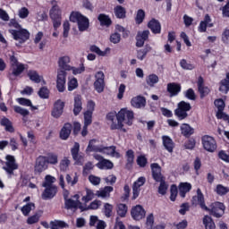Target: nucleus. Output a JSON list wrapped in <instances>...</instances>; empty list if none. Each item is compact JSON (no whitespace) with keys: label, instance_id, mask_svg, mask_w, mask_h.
Segmentation results:
<instances>
[{"label":"nucleus","instance_id":"1","mask_svg":"<svg viewBox=\"0 0 229 229\" xmlns=\"http://www.w3.org/2000/svg\"><path fill=\"white\" fill-rule=\"evenodd\" d=\"M117 123H111V130H121L124 124L131 126L133 124V112L126 108L121 109L116 114ZM124 123V124H123Z\"/></svg>","mask_w":229,"mask_h":229},{"label":"nucleus","instance_id":"2","mask_svg":"<svg viewBox=\"0 0 229 229\" xmlns=\"http://www.w3.org/2000/svg\"><path fill=\"white\" fill-rule=\"evenodd\" d=\"M70 21L72 22H77L79 31H87L89 30V26H90V22L89 21V18L84 16L83 14L73 12L70 15Z\"/></svg>","mask_w":229,"mask_h":229},{"label":"nucleus","instance_id":"3","mask_svg":"<svg viewBox=\"0 0 229 229\" xmlns=\"http://www.w3.org/2000/svg\"><path fill=\"white\" fill-rule=\"evenodd\" d=\"M10 64L12 74H13V76H20V74H22V72H24V69L28 67V65L19 63L17 57H15V55H10Z\"/></svg>","mask_w":229,"mask_h":229},{"label":"nucleus","instance_id":"4","mask_svg":"<svg viewBox=\"0 0 229 229\" xmlns=\"http://www.w3.org/2000/svg\"><path fill=\"white\" fill-rule=\"evenodd\" d=\"M9 33L13 35L14 40H18L20 44L26 42L30 38V32L26 29L21 28L20 30H9Z\"/></svg>","mask_w":229,"mask_h":229},{"label":"nucleus","instance_id":"5","mask_svg":"<svg viewBox=\"0 0 229 229\" xmlns=\"http://www.w3.org/2000/svg\"><path fill=\"white\" fill-rule=\"evenodd\" d=\"M202 144L204 149H206V151H208L209 153H214V151L217 149V143L216 142V140L212 136H203Z\"/></svg>","mask_w":229,"mask_h":229},{"label":"nucleus","instance_id":"6","mask_svg":"<svg viewBox=\"0 0 229 229\" xmlns=\"http://www.w3.org/2000/svg\"><path fill=\"white\" fill-rule=\"evenodd\" d=\"M94 89L101 94L105 90V72L102 71L98 72L95 74Z\"/></svg>","mask_w":229,"mask_h":229},{"label":"nucleus","instance_id":"7","mask_svg":"<svg viewBox=\"0 0 229 229\" xmlns=\"http://www.w3.org/2000/svg\"><path fill=\"white\" fill-rule=\"evenodd\" d=\"M67 72L64 70H57L56 76V88L59 92H64L65 90V83L67 81Z\"/></svg>","mask_w":229,"mask_h":229},{"label":"nucleus","instance_id":"8","mask_svg":"<svg viewBox=\"0 0 229 229\" xmlns=\"http://www.w3.org/2000/svg\"><path fill=\"white\" fill-rule=\"evenodd\" d=\"M4 171L9 174H13L16 169H19V165L15 162V157L11 155L6 156L5 165L4 166Z\"/></svg>","mask_w":229,"mask_h":229},{"label":"nucleus","instance_id":"9","mask_svg":"<svg viewBox=\"0 0 229 229\" xmlns=\"http://www.w3.org/2000/svg\"><path fill=\"white\" fill-rule=\"evenodd\" d=\"M72 159L77 165H83L85 158L80 155V143L75 142L73 148L71 149Z\"/></svg>","mask_w":229,"mask_h":229},{"label":"nucleus","instance_id":"10","mask_svg":"<svg viewBox=\"0 0 229 229\" xmlns=\"http://www.w3.org/2000/svg\"><path fill=\"white\" fill-rule=\"evenodd\" d=\"M191 204L195 207L199 205V207L204 210H210L207 205H205V197L203 196V192H201V189L199 188L197 190V196L192 197Z\"/></svg>","mask_w":229,"mask_h":229},{"label":"nucleus","instance_id":"11","mask_svg":"<svg viewBox=\"0 0 229 229\" xmlns=\"http://www.w3.org/2000/svg\"><path fill=\"white\" fill-rule=\"evenodd\" d=\"M93 157L95 160L98 161L97 164L98 169H112L114 167V163L108 159H105L101 155L95 154Z\"/></svg>","mask_w":229,"mask_h":229},{"label":"nucleus","instance_id":"12","mask_svg":"<svg viewBox=\"0 0 229 229\" xmlns=\"http://www.w3.org/2000/svg\"><path fill=\"white\" fill-rule=\"evenodd\" d=\"M150 169L152 173V178L155 182H162L165 180L164 175H162V166L158 163H153L150 165Z\"/></svg>","mask_w":229,"mask_h":229},{"label":"nucleus","instance_id":"13","mask_svg":"<svg viewBox=\"0 0 229 229\" xmlns=\"http://www.w3.org/2000/svg\"><path fill=\"white\" fill-rule=\"evenodd\" d=\"M131 214L135 221H140V219H144L146 217V210L140 205H137L132 208Z\"/></svg>","mask_w":229,"mask_h":229},{"label":"nucleus","instance_id":"14","mask_svg":"<svg viewBox=\"0 0 229 229\" xmlns=\"http://www.w3.org/2000/svg\"><path fill=\"white\" fill-rule=\"evenodd\" d=\"M48 167L47 161H46V156H39L36 159L35 173H44Z\"/></svg>","mask_w":229,"mask_h":229},{"label":"nucleus","instance_id":"15","mask_svg":"<svg viewBox=\"0 0 229 229\" xmlns=\"http://www.w3.org/2000/svg\"><path fill=\"white\" fill-rule=\"evenodd\" d=\"M64 208H66V210H73V212H76L78 208L83 210V206H81V201L80 200L68 199L64 201Z\"/></svg>","mask_w":229,"mask_h":229},{"label":"nucleus","instance_id":"16","mask_svg":"<svg viewBox=\"0 0 229 229\" xmlns=\"http://www.w3.org/2000/svg\"><path fill=\"white\" fill-rule=\"evenodd\" d=\"M146 183V178L139 177L136 182H134L132 186V199H137L139 194H140V187Z\"/></svg>","mask_w":229,"mask_h":229},{"label":"nucleus","instance_id":"17","mask_svg":"<svg viewBox=\"0 0 229 229\" xmlns=\"http://www.w3.org/2000/svg\"><path fill=\"white\" fill-rule=\"evenodd\" d=\"M211 215L215 217H221L225 214V204L221 202H215L211 205Z\"/></svg>","mask_w":229,"mask_h":229},{"label":"nucleus","instance_id":"18","mask_svg":"<svg viewBox=\"0 0 229 229\" xmlns=\"http://www.w3.org/2000/svg\"><path fill=\"white\" fill-rule=\"evenodd\" d=\"M64 106H65V103L62 100H57L55 105L54 108L52 110L51 115L55 117V119H58L62 116V114H64Z\"/></svg>","mask_w":229,"mask_h":229},{"label":"nucleus","instance_id":"19","mask_svg":"<svg viewBox=\"0 0 229 229\" xmlns=\"http://www.w3.org/2000/svg\"><path fill=\"white\" fill-rule=\"evenodd\" d=\"M57 64L59 67L57 70L64 71L65 72L71 71L72 66L69 64H71V57L68 55L59 57Z\"/></svg>","mask_w":229,"mask_h":229},{"label":"nucleus","instance_id":"20","mask_svg":"<svg viewBox=\"0 0 229 229\" xmlns=\"http://www.w3.org/2000/svg\"><path fill=\"white\" fill-rule=\"evenodd\" d=\"M45 191L42 193L43 199H53L54 197L56 196V192H58V187L56 186H45Z\"/></svg>","mask_w":229,"mask_h":229},{"label":"nucleus","instance_id":"21","mask_svg":"<svg viewBox=\"0 0 229 229\" xmlns=\"http://www.w3.org/2000/svg\"><path fill=\"white\" fill-rule=\"evenodd\" d=\"M148 38H149V30L139 31L136 36V47H142Z\"/></svg>","mask_w":229,"mask_h":229},{"label":"nucleus","instance_id":"22","mask_svg":"<svg viewBox=\"0 0 229 229\" xmlns=\"http://www.w3.org/2000/svg\"><path fill=\"white\" fill-rule=\"evenodd\" d=\"M214 23H212V19L208 14L205 15L204 21H200L199 25V33H205L207 31V28H213Z\"/></svg>","mask_w":229,"mask_h":229},{"label":"nucleus","instance_id":"23","mask_svg":"<svg viewBox=\"0 0 229 229\" xmlns=\"http://www.w3.org/2000/svg\"><path fill=\"white\" fill-rule=\"evenodd\" d=\"M182 90V86L180 84H176L174 82L167 84V92H169L171 98L174 96H178Z\"/></svg>","mask_w":229,"mask_h":229},{"label":"nucleus","instance_id":"24","mask_svg":"<svg viewBox=\"0 0 229 229\" xmlns=\"http://www.w3.org/2000/svg\"><path fill=\"white\" fill-rule=\"evenodd\" d=\"M100 153H103V155H109L110 157H114V158L121 157V154L115 151V146L102 147V150L100 151Z\"/></svg>","mask_w":229,"mask_h":229},{"label":"nucleus","instance_id":"25","mask_svg":"<svg viewBox=\"0 0 229 229\" xmlns=\"http://www.w3.org/2000/svg\"><path fill=\"white\" fill-rule=\"evenodd\" d=\"M72 131V125L71 123H64L60 131V138L62 140H67Z\"/></svg>","mask_w":229,"mask_h":229},{"label":"nucleus","instance_id":"26","mask_svg":"<svg viewBox=\"0 0 229 229\" xmlns=\"http://www.w3.org/2000/svg\"><path fill=\"white\" fill-rule=\"evenodd\" d=\"M162 141L165 149H166L168 153H173V149H174V142L173 140L169 136H163Z\"/></svg>","mask_w":229,"mask_h":229},{"label":"nucleus","instance_id":"27","mask_svg":"<svg viewBox=\"0 0 229 229\" xmlns=\"http://www.w3.org/2000/svg\"><path fill=\"white\" fill-rule=\"evenodd\" d=\"M102 148H103V146L98 145V140H89V143L88 145L86 151H89V153L93 151L95 153H101Z\"/></svg>","mask_w":229,"mask_h":229},{"label":"nucleus","instance_id":"28","mask_svg":"<svg viewBox=\"0 0 229 229\" xmlns=\"http://www.w3.org/2000/svg\"><path fill=\"white\" fill-rule=\"evenodd\" d=\"M114 191V187L112 186H106L104 189L97 191L95 195L98 196V198H110V192Z\"/></svg>","mask_w":229,"mask_h":229},{"label":"nucleus","instance_id":"29","mask_svg":"<svg viewBox=\"0 0 229 229\" xmlns=\"http://www.w3.org/2000/svg\"><path fill=\"white\" fill-rule=\"evenodd\" d=\"M149 30H151L152 33H155L156 35L160 33L162 30V26L160 25V21L157 20L152 19L148 24Z\"/></svg>","mask_w":229,"mask_h":229},{"label":"nucleus","instance_id":"30","mask_svg":"<svg viewBox=\"0 0 229 229\" xmlns=\"http://www.w3.org/2000/svg\"><path fill=\"white\" fill-rule=\"evenodd\" d=\"M131 103L134 108H142L146 106V98H144V97L138 96L133 98Z\"/></svg>","mask_w":229,"mask_h":229},{"label":"nucleus","instance_id":"31","mask_svg":"<svg viewBox=\"0 0 229 229\" xmlns=\"http://www.w3.org/2000/svg\"><path fill=\"white\" fill-rule=\"evenodd\" d=\"M98 21L100 22V26H106V28L112 26V19L105 13H100L98 16Z\"/></svg>","mask_w":229,"mask_h":229},{"label":"nucleus","instance_id":"32","mask_svg":"<svg viewBox=\"0 0 229 229\" xmlns=\"http://www.w3.org/2000/svg\"><path fill=\"white\" fill-rule=\"evenodd\" d=\"M27 76L30 78V81L34 83H40L43 80L42 76H39L38 72L35 70H30Z\"/></svg>","mask_w":229,"mask_h":229},{"label":"nucleus","instance_id":"33","mask_svg":"<svg viewBox=\"0 0 229 229\" xmlns=\"http://www.w3.org/2000/svg\"><path fill=\"white\" fill-rule=\"evenodd\" d=\"M81 98L80 97V95H77L74 97V105H73V114L74 115H79L80 112H81L82 110V106H81Z\"/></svg>","mask_w":229,"mask_h":229},{"label":"nucleus","instance_id":"34","mask_svg":"<svg viewBox=\"0 0 229 229\" xmlns=\"http://www.w3.org/2000/svg\"><path fill=\"white\" fill-rule=\"evenodd\" d=\"M191 189H192V185H191V183H181L179 186V196H181V198H185V195L191 191Z\"/></svg>","mask_w":229,"mask_h":229},{"label":"nucleus","instance_id":"35","mask_svg":"<svg viewBox=\"0 0 229 229\" xmlns=\"http://www.w3.org/2000/svg\"><path fill=\"white\" fill-rule=\"evenodd\" d=\"M181 133L184 137H191L194 134V128L191 127L188 123H182L181 125Z\"/></svg>","mask_w":229,"mask_h":229},{"label":"nucleus","instance_id":"36","mask_svg":"<svg viewBox=\"0 0 229 229\" xmlns=\"http://www.w3.org/2000/svg\"><path fill=\"white\" fill-rule=\"evenodd\" d=\"M69 228V225L63 220H54L50 222V229Z\"/></svg>","mask_w":229,"mask_h":229},{"label":"nucleus","instance_id":"37","mask_svg":"<svg viewBox=\"0 0 229 229\" xmlns=\"http://www.w3.org/2000/svg\"><path fill=\"white\" fill-rule=\"evenodd\" d=\"M152 47L149 45H146L144 48L138 50L137 58L138 60H144L146 58V55H148L151 51Z\"/></svg>","mask_w":229,"mask_h":229},{"label":"nucleus","instance_id":"38","mask_svg":"<svg viewBox=\"0 0 229 229\" xmlns=\"http://www.w3.org/2000/svg\"><path fill=\"white\" fill-rule=\"evenodd\" d=\"M114 15L117 19H126V9L122 5L114 8Z\"/></svg>","mask_w":229,"mask_h":229},{"label":"nucleus","instance_id":"39","mask_svg":"<svg viewBox=\"0 0 229 229\" xmlns=\"http://www.w3.org/2000/svg\"><path fill=\"white\" fill-rule=\"evenodd\" d=\"M16 101L19 105H21V106H30L31 110H38V107L33 106V104H31V100L28 98H17Z\"/></svg>","mask_w":229,"mask_h":229},{"label":"nucleus","instance_id":"40","mask_svg":"<svg viewBox=\"0 0 229 229\" xmlns=\"http://www.w3.org/2000/svg\"><path fill=\"white\" fill-rule=\"evenodd\" d=\"M47 164H51V165H56L58 164V155L55 153H49L47 156H45Z\"/></svg>","mask_w":229,"mask_h":229},{"label":"nucleus","instance_id":"41","mask_svg":"<svg viewBox=\"0 0 229 229\" xmlns=\"http://www.w3.org/2000/svg\"><path fill=\"white\" fill-rule=\"evenodd\" d=\"M50 18L51 19H60L62 18V11L58 5H54L50 10Z\"/></svg>","mask_w":229,"mask_h":229},{"label":"nucleus","instance_id":"42","mask_svg":"<svg viewBox=\"0 0 229 229\" xmlns=\"http://www.w3.org/2000/svg\"><path fill=\"white\" fill-rule=\"evenodd\" d=\"M56 182V178L52 175H46L45 181L42 184V187H56V185L53 184Z\"/></svg>","mask_w":229,"mask_h":229},{"label":"nucleus","instance_id":"43","mask_svg":"<svg viewBox=\"0 0 229 229\" xmlns=\"http://www.w3.org/2000/svg\"><path fill=\"white\" fill-rule=\"evenodd\" d=\"M203 225H205L206 229H216V224L214 223V220H212V217L208 216H204Z\"/></svg>","mask_w":229,"mask_h":229},{"label":"nucleus","instance_id":"44","mask_svg":"<svg viewBox=\"0 0 229 229\" xmlns=\"http://www.w3.org/2000/svg\"><path fill=\"white\" fill-rule=\"evenodd\" d=\"M0 124L2 126L5 127L6 131L13 132V126H12V122L6 117H4L0 121Z\"/></svg>","mask_w":229,"mask_h":229},{"label":"nucleus","instance_id":"45","mask_svg":"<svg viewBox=\"0 0 229 229\" xmlns=\"http://www.w3.org/2000/svg\"><path fill=\"white\" fill-rule=\"evenodd\" d=\"M13 110L16 114L22 115V117H28L30 115V111L24 107L19 106H13Z\"/></svg>","mask_w":229,"mask_h":229},{"label":"nucleus","instance_id":"46","mask_svg":"<svg viewBox=\"0 0 229 229\" xmlns=\"http://www.w3.org/2000/svg\"><path fill=\"white\" fill-rule=\"evenodd\" d=\"M94 196H96V193L94 194L92 190L87 188L86 195L82 197V201H84V203H89V201H92V199H94Z\"/></svg>","mask_w":229,"mask_h":229},{"label":"nucleus","instance_id":"47","mask_svg":"<svg viewBox=\"0 0 229 229\" xmlns=\"http://www.w3.org/2000/svg\"><path fill=\"white\" fill-rule=\"evenodd\" d=\"M174 115L177 116L179 121H183V119H187V117H189V114H187V111H183L178 107L174 110Z\"/></svg>","mask_w":229,"mask_h":229},{"label":"nucleus","instance_id":"48","mask_svg":"<svg viewBox=\"0 0 229 229\" xmlns=\"http://www.w3.org/2000/svg\"><path fill=\"white\" fill-rule=\"evenodd\" d=\"M216 194H218V196H225V195L228 194L229 188L225 187L222 184H217L216 188Z\"/></svg>","mask_w":229,"mask_h":229},{"label":"nucleus","instance_id":"49","mask_svg":"<svg viewBox=\"0 0 229 229\" xmlns=\"http://www.w3.org/2000/svg\"><path fill=\"white\" fill-rule=\"evenodd\" d=\"M31 210H35V204L31 202L21 208L23 216H30V212H31Z\"/></svg>","mask_w":229,"mask_h":229},{"label":"nucleus","instance_id":"50","mask_svg":"<svg viewBox=\"0 0 229 229\" xmlns=\"http://www.w3.org/2000/svg\"><path fill=\"white\" fill-rule=\"evenodd\" d=\"M128 213V207L125 204H119L117 207V214L120 217H125Z\"/></svg>","mask_w":229,"mask_h":229},{"label":"nucleus","instance_id":"51","mask_svg":"<svg viewBox=\"0 0 229 229\" xmlns=\"http://www.w3.org/2000/svg\"><path fill=\"white\" fill-rule=\"evenodd\" d=\"M177 108H179L180 110H182L184 112H191V110L192 109V106H191V103H187L185 101H181L178 103Z\"/></svg>","mask_w":229,"mask_h":229},{"label":"nucleus","instance_id":"52","mask_svg":"<svg viewBox=\"0 0 229 229\" xmlns=\"http://www.w3.org/2000/svg\"><path fill=\"white\" fill-rule=\"evenodd\" d=\"M160 183L158 187V193L164 196L165 192H167V184L165 183V179H162V181H157Z\"/></svg>","mask_w":229,"mask_h":229},{"label":"nucleus","instance_id":"53","mask_svg":"<svg viewBox=\"0 0 229 229\" xmlns=\"http://www.w3.org/2000/svg\"><path fill=\"white\" fill-rule=\"evenodd\" d=\"M145 17H146V13L144 12V10L142 9L138 10L137 15L135 18L136 23L142 24Z\"/></svg>","mask_w":229,"mask_h":229},{"label":"nucleus","instance_id":"54","mask_svg":"<svg viewBox=\"0 0 229 229\" xmlns=\"http://www.w3.org/2000/svg\"><path fill=\"white\" fill-rule=\"evenodd\" d=\"M158 81V76L157 74H150L147 79V83L149 87H155V84Z\"/></svg>","mask_w":229,"mask_h":229},{"label":"nucleus","instance_id":"55","mask_svg":"<svg viewBox=\"0 0 229 229\" xmlns=\"http://www.w3.org/2000/svg\"><path fill=\"white\" fill-rule=\"evenodd\" d=\"M92 124V113L90 111H86L84 113V125L90 126Z\"/></svg>","mask_w":229,"mask_h":229},{"label":"nucleus","instance_id":"56","mask_svg":"<svg viewBox=\"0 0 229 229\" xmlns=\"http://www.w3.org/2000/svg\"><path fill=\"white\" fill-rule=\"evenodd\" d=\"M75 89H78V80L72 78L68 81V90L69 92H72Z\"/></svg>","mask_w":229,"mask_h":229},{"label":"nucleus","instance_id":"57","mask_svg":"<svg viewBox=\"0 0 229 229\" xmlns=\"http://www.w3.org/2000/svg\"><path fill=\"white\" fill-rule=\"evenodd\" d=\"M71 165V160L67 157H64V159L60 162V169L61 171H67L69 169V165Z\"/></svg>","mask_w":229,"mask_h":229},{"label":"nucleus","instance_id":"58","mask_svg":"<svg viewBox=\"0 0 229 229\" xmlns=\"http://www.w3.org/2000/svg\"><path fill=\"white\" fill-rule=\"evenodd\" d=\"M180 65L182 69H185L186 71H192V69H194V64L187 63V60L185 59L181 60Z\"/></svg>","mask_w":229,"mask_h":229},{"label":"nucleus","instance_id":"59","mask_svg":"<svg viewBox=\"0 0 229 229\" xmlns=\"http://www.w3.org/2000/svg\"><path fill=\"white\" fill-rule=\"evenodd\" d=\"M155 224V217L153 216V214L151 213L147 216V222H146V228L147 229H154L153 225Z\"/></svg>","mask_w":229,"mask_h":229},{"label":"nucleus","instance_id":"60","mask_svg":"<svg viewBox=\"0 0 229 229\" xmlns=\"http://www.w3.org/2000/svg\"><path fill=\"white\" fill-rule=\"evenodd\" d=\"M29 15H30V10H28V8L26 7H21L18 11V16L20 17V19H27Z\"/></svg>","mask_w":229,"mask_h":229},{"label":"nucleus","instance_id":"61","mask_svg":"<svg viewBox=\"0 0 229 229\" xmlns=\"http://www.w3.org/2000/svg\"><path fill=\"white\" fill-rule=\"evenodd\" d=\"M38 96L42 99H47V98H49V89L46 87L41 88L38 91Z\"/></svg>","mask_w":229,"mask_h":229},{"label":"nucleus","instance_id":"62","mask_svg":"<svg viewBox=\"0 0 229 229\" xmlns=\"http://www.w3.org/2000/svg\"><path fill=\"white\" fill-rule=\"evenodd\" d=\"M71 71H72V74L76 76V74H81L82 72H85V66L83 64H81L78 68L71 66Z\"/></svg>","mask_w":229,"mask_h":229},{"label":"nucleus","instance_id":"63","mask_svg":"<svg viewBox=\"0 0 229 229\" xmlns=\"http://www.w3.org/2000/svg\"><path fill=\"white\" fill-rule=\"evenodd\" d=\"M89 182L92 184V185H99V183H101V178L100 177H98L94 174H90L89 176Z\"/></svg>","mask_w":229,"mask_h":229},{"label":"nucleus","instance_id":"64","mask_svg":"<svg viewBox=\"0 0 229 229\" xmlns=\"http://www.w3.org/2000/svg\"><path fill=\"white\" fill-rule=\"evenodd\" d=\"M215 106H216L217 110L219 111V114L225 110V101L223 99L218 98L215 100Z\"/></svg>","mask_w":229,"mask_h":229}]
</instances>
